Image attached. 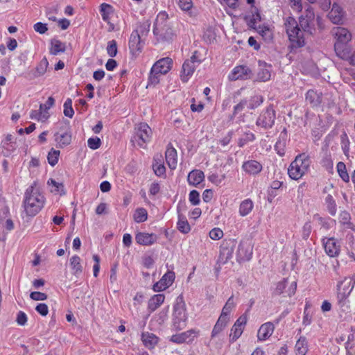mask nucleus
Wrapping results in <instances>:
<instances>
[{"mask_svg":"<svg viewBox=\"0 0 355 355\" xmlns=\"http://www.w3.org/2000/svg\"><path fill=\"white\" fill-rule=\"evenodd\" d=\"M44 204V197L33 185H31L26 190L24 207L28 216H35L42 209Z\"/></svg>","mask_w":355,"mask_h":355,"instance_id":"1","label":"nucleus"},{"mask_svg":"<svg viewBox=\"0 0 355 355\" xmlns=\"http://www.w3.org/2000/svg\"><path fill=\"white\" fill-rule=\"evenodd\" d=\"M284 27L290 42L291 51L301 48L305 45V40L303 31L293 17H287L284 19Z\"/></svg>","mask_w":355,"mask_h":355,"instance_id":"2","label":"nucleus"},{"mask_svg":"<svg viewBox=\"0 0 355 355\" xmlns=\"http://www.w3.org/2000/svg\"><path fill=\"white\" fill-rule=\"evenodd\" d=\"M311 164L309 156L305 153L298 155L290 164L288 173L295 180L300 179L308 171Z\"/></svg>","mask_w":355,"mask_h":355,"instance_id":"3","label":"nucleus"},{"mask_svg":"<svg viewBox=\"0 0 355 355\" xmlns=\"http://www.w3.org/2000/svg\"><path fill=\"white\" fill-rule=\"evenodd\" d=\"M187 314L186 313V305L182 298H178L175 304L173 306V327L180 331L184 329L187 326Z\"/></svg>","mask_w":355,"mask_h":355,"instance_id":"4","label":"nucleus"},{"mask_svg":"<svg viewBox=\"0 0 355 355\" xmlns=\"http://www.w3.org/2000/svg\"><path fill=\"white\" fill-rule=\"evenodd\" d=\"M168 15L165 12H159L153 27L154 35L164 40H169L173 35L172 29L164 23Z\"/></svg>","mask_w":355,"mask_h":355,"instance_id":"5","label":"nucleus"},{"mask_svg":"<svg viewBox=\"0 0 355 355\" xmlns=\"http://www.w3.org/2000/svg\"><path fill=\"white\" fill-rule=\"evenodd\" d=\"M152 135V130L146 123H141L135 128V132L132 137L131 141L141 148H144L146 144L150 141Z\"/></svg>","mask_w":355,"mask_h":355,"instance_id":"6","label":"nucleus"},{"mask_svg":"<svg viewBox=\"0 0 355 355\" xmlns=\"http://www.w3.org/2000/svg\"><path fill=\"white\" fill-rule=\"evenodd\" d=\"M276 119V114L272 105H270L263 111L257 119L256 125L266 130L271 128Z\"/></svg>","mask_w":355,"mask_h":355,"instance_id":"7","label":"nucleus"},{"mask_svg":"<svg viewBox=\"0 0 355 355\" xmlns=\"http://www.w3.org/2000/svg\"><path fill=\"white\" fill-rule=\"evenodd\" d=\"M354 284L355 282L350 277H346L338 283L337 299L340 306L342 307L345 304L347 295L353 289Z\"/></svg>","mask_w":355,"mask_h":355,"instance_id":"8","label":"nucleus"},{"mask_svg":"<svg viewBox=\"0 0 355 355\" xmlns=\"http://www.w3.org/2000/svg\"><path fill=\"white\" fill-rule=\"evenodd\" d=\"M315 13L313 8L308 6L304 15L299 18V23L304 31L311 32L314 26Z\"/></svg>","mask_w":355,"mask_h":355,"instance_id":"9","label":"nucleus"},{"mask_svg":"<svg viewBox=\"0 0 355 355\" xmlns=\"http://www.w3.org/2000/svg\"><path fill=\"white\" fill-rule=\"evenodd\" d=\"M54 138L58 148H64L69 145L71 141L69 127L64 125L60 128L59 131L55 133Z\"/></svg>","mask_w":355,"mask_h":355,"instance_id":"10","label":"nucleus"},{"mask_svg":"<svg viewBox=\"0 0 355 355\" xmlns=\"http://www.w3.org/2000/svg\"><path fill=\"white\" fill-rule=\"evenodd\" d=\"M199 335V331L196 329H190L181 334L173 335L170 340L174 343L182 344L184 343H192L195 338Z\"/></svg>","mask_w":355,"mask_h":355,"instance_id":"11","label":"nucleus"},{"mask_svg":"<svg viewBox=\"0 0 355 355\" xmlns=\"http://www.w3.org/2000/svg\"><path fill=\"white\" fill-rule=\"evenodd\" d=\"M323 245L325 252L330 257H336L340 252V245L337 239L334 237L323 239Z\"/></svg>","mask_w":355,"mask_h":355,"instance_id":"12","label":"nucleus"},{"mask_svg":"<svg viewBox=\"0 0 355 355\" xmlns=\"http://www.w3.org/2000/svg\"><path fill=\"white\" fill-rule=\"evenodd\" d=\"M246 323L247 316L245 315H241L236 320L231 329V332L230 334V342L233 343L236 341L241 336Z\"/></svg>","mask_w":355,"mask_h":355,"instance_id":"13","label":"nucleus"},{"mask_svg":"<svg viewBox=\"0 0 355 355\" xmlns=\"http://www.w3.org/2000/svg\"><path fill=\"white\" fill-rule=\"evenodd\" d=\"M287 285V279H284L282 281L279 282L277 284V286L275 290V294L281 295L282 293H285L288 297L293 296L296 292L297 282L295 281L292 282L288 288Z\"/></svg>","mask_w":355,"mask_h":355,"instance_id":"14","label":"nucleus"},{"mask_svg":"<svg viewBox=\"0 0 355 355\" xmlns=\"http://www.w3.org/2000/svg\"><path fill=\"white\" fill-rule=\"evenodd\" d=\"M251 73L252 71L249 67L240 65L233 69L229 75V79L231 80H236L239 79L246 80L250 78Z\"/></svg>","mask_w":355,"mask_h":355,"instance_id":"15","label":"nucleus"},{"mask_svg":"<svg viewBox=\"0 0 355 355\" xmlns=\"http://www.w3.org/2000/svg\"><path fill=\"white\" fill-rule=\"evenodd\" d=\"M173 60L169 57H166L157 60L152 67L153 72L160 73L161 74L167 73L172 67Z\"/></svg>","mask_w":355,"mask_h":355,"instance_id":"16","label":"nucleus"},{"mask_svg":"<svg viewBox=\"0 0 355 355\" xmlns=\"http://www.w3.org/2000/svg\"><path fill=\"white\" fill-rule=\"evenodd\" d=\"M237 259L239 261H248L252 255V247L245 241H241L237 250Z\"/></svg>","mask_w":355,"mask_h":355,"instance_id":"17","label":"nucleus"},{"mask_svg":"<svg viewBox=\"0 0 355 355\" xmlns=\"http://www.w3.org/2000/svg\"><path fill=\"white\" fill-rule=\"evenodd\" d=\"M235 244L234 241H228L220 245V258L223 262H227L232 257Z\"/></svg>","mask_w":355,"mask_h":355,"instance_id":"18","label":"nucleus"},{"mask_svg":"<svg viewBox=\"0 0 355 355\" xmlns=\"http://www.w3.org/2000/svg\"><path fill=\"white\" fill-rule=\"evenodd\" d=\"M143 44H141V35L138 30H135L130 35L129 40V49L133 53H137L141 51Z\"/></svg>","mask_w":355,"mask_h":355,"instance_id":"19","label":"nucleus"},{"mask_svg":"<svg viewBox=\"0 0 355 355\" xmlns=\"http://www.w3.org/2000/svg\"><path fill=\"white\" fill-rule=\"evenodd\" d=\"M242 169L249 175H256L262 171L263 166L258 161L251 159L243 163Z\"/></svg>","mask_w":355,"mask_h":355,"instance_id":"20","label":"nucleus"},{"mask_svg":"<svg viewBox=\"0 0 355 355\" xmlns=\"http://www.w3.org/2000/svg\"><path fill=\"white\" fill-rule=\"evenodd\" d=\"M332 34L336 39V42L347 44L352 39V35L348 30L343 27H335L332 30Z\"/></svg>","mask_w":355,"mask_h":355,"instance_id":"21","label":"nucleus"},{"mask_svg":"<svg viewBox=\"0 0 355 355\" xmlns=\"http://www.w3.org/2000/svg\"><path fill=\"white\" fill-rule=\"evenodd\" d=\"M157 235L153 233L138 232L135 236L137 243L142 245H151L157 241Z\"/></svg>","mask_w":355,"mask_h":355,"instance_id":"22","label":"nucleus"},{"mask_svg":"<svg viewBox=\"0 0 355 355\" xmlns=\"http://www.w3.org/2000/svg\"><path fill=\"white\" fill-rule=\"evenodd\" d=\"M275 329L273 323L270 322L263 324L257 332V338L259 340L263 341L269 338Z\"/></svg>","mask_w":355,"mask_h":355,"instance_id":"23","label":"nucleus"},{"mask_svg":"<svg viewBox=\"0 0 355 355\" xmlns=\"http://www.w3.org/2000/svg\"><path fill=\"white\" fill-rule=\"evenodd\" d=\"M205 180L203 171L194 169L190 171L187 176V182L189 185L198 187Z\"/></svg>","mask_w":355,"mask_h":355,"instance_id":"24","label":"nucleus"},{"mask_svg":"<svg viewBox=\"0 0 355 355\" xmlns=\"http://www.w3.org/2000/svg\"><path fill=\"white\" fill-rule=\"evenodd\" d=\"M344 12L342 8L337 3H334L329 13V19L335 24H342Z\"/></svg>","mask_w":355,"mask_h":355,"instance_id":"25","label":"nucleus"},{"mask_svg":"<svg viewBox=\"0 0 355 355\" xmlns=\"http://www.w3.org/2000/svg\"><path fill=\"white\" fill-rule=\"evenodd\" d=\"M197 64L192 60H186L182 64V71L181 79L183 82H187L189 77H191L196 70Z\"/></svg>","mask_w":355,"mask_h":355,"instance_id":"26","label":"nucleus"},{"mask_svg":"<svg viewBox=\"0 0 355 355\" xmlns=\"http://www.w3.org/2000/svg\"><path fill=\"white\" fill-rule=\"evenodd\" d=\"M166 162L171 169H175L178 163L176 150L169 144L165 153Z\"/></svg>","mask_w":355,"mask_h":355,"instance_id":"27","label":"nucleus"},{"mask_svg":"<svg viewBox=\"0 0 355 355\" xmlns=\"http://www.w3.org/2000/svg\"><path fill=\"white\" fill-rule=\"evenodd\" d=\"M340 42H335L334 50L336 55L343 60H349L350 62V49L346 45Z\"/></svg>","mask_w":355,"mask_h":355,"instance_id":"28","label":"nucleus"},{"mask_svg":"<svg viewBox=\"0 0 355 355\" xmlns=\"http://www.w3.org/2000/svg\"><path fill=\"white\" fill-rule=\"evenodd\" d=\"M306 101L312 106L318 107L322 103V96L321 93L309 89L306 94Z\"/></svg>","mask_w":355,"mask_h":355,"instance_id":"29","label":"nucleus"},{"mask_svg":"<svg viewBox=\"0 0 355 355\" xmlns=\"http://www.w3.org/2000/svg\"><path fill=\"white\" fill-rule=\"evenodd\" d=\"M141 340L144 346L150 349H153L158 343L159 338L153 333L143 332L141 334Z\"/></svg>","mask_w":355,"mask_h":355,"instance_id":"30","label":"nucleus"},{"mask_svg":"<svg viewBox=\"0 0 355 355\" xmlns=\"http://www.w3.org/2000/svg\"><path fill=\"white\" fill-rule=\"evenodd\" d=\"M165 296L163 294L154 295L148 301V308L150 312L155 311L164 302Z\"/></svg>","mask_w":355,"mask_h":355,"instance_id":"31","label":"nucleus"},{"mask_svg":"<svg viewBox=\"0 0 355 355\" xmlns=\"http://www.w3.org/2000/svg\"><path fill=\"white\" fill-rule=\"evenodd\" d=\"M178 221L177 223V227L178 230L184 234L188 233L190 230V225L186 218L182 214H180V205H178Z\"/></svg>","mask_w":355,"mask_h":355,"instance_id":"32","label":"nucleus"},{"mask_svg":"<svg viewBox=\"0 0 355 355\" xmlns=\"http://www.w3.org/2000/svg\"><path fill=\"white\" fill-rule=\"evenodd\" d=\"M51 47L49 52L51 55H55L60 53H64L66 51L65 43L62 42L60 40L57 39H52L51 40Z\"/></svg>","mask_w":355,"mask_h":355,"instance_id":"33","label":"nucleus"},{"mask_svg":"<svg viewBox=\"0 0 355 355\" xmlns=\"http://www.w3.org/2000/svg\"><path fill=\"white\" fill-rule=\"evenodd\" d=\"M259 67L261 68L259 69V71H258L257 78L260 81H263V82H266V81L270 80V76H271L270 68L271 67L266 66L265 62H263L261 61L259 62Z\"/></svg>","mask_w":355,"mask_h":355,"instance_id":"34","label":"nucleus"},{"mask_svg":"<svg viewBox=\"0 0 355 355\" xmlns=\"http://www.w3.org/2000/svg\"><path fill=\"white\" fill-rule=\"evenodd\" d=\"M230 318L220 315L211 331V339L220 334L227 326Z\"/></svg>","mask_w":355,"mask_h":355,"instance_id":"35","label":"nucleus"},{"mask_svg":"<svg viewBox=\"0 0 355 355\" xmlns=\"http://www.w3.org/2000/svg\"><path fill=\"white\" fill-rule=\"evenodd\" d=\"M80 261V258L78 255H73L70 259V266L73 270V274L76 276H79L83 272Z\"/></svg>","mask_w":355,"mask_h":355,"instance_id":"36","label":"nucleus"},{"mask_svg":"<svg viewBox=\"0 0 355 355\" xmlns=\"http://www.w3.org/2000/svg\"><path fill=\"white\" fill-rule=\"evenodd\" d=\"M345 349L347 355H355V330H352L348 335Z\"/></svg>","mask_w":355,"mask_h":355,"instance_id":"37","label":"nucleus"},{"mask_svg":"<svg viewBox=\"0 0 355 355\" xmlns=\"http://www.w3.org/2000/svg\"><path fill=\"white\" fill-rule=\"evenodd\" d=\"M253 207V202L250 199L244 200L240 204L239 214L241 216H245L248 215L252 211Z\"/></svg>","mask_w":355,"mask_h":355,"instance_id":"38","label":"nucleus"},{"mask_svg":"<svg viewBox=\"0 0 355 355\" xmlns=\"http://www.w3.org/2000/svg\"><path fill=\"white\" fill-rule=\"evenodd\" d=\"M49 66V62L46 59V58H43L41 61L38 63L37 67H35V69L33 73V76L35 78L40 77L41 76H43L48 68Z\"/></svg>","mask_w":355,"mask_h":355,"instance_id":"39","label":"nucleus"},{"mask_svg":"<svg viewBox=\"0 0 355 355\" xmlns=\"http://www.w3.org/2000/svg\"><path fill=\"white\" fill-rule=\"evenodd\" d=\"M296 355H306L308 351L306 340L304 337H300L295 344Z\"/></svg>","mask_w":355,"mask_h":355,"instance_id":"40","label":"nucleus"},{"mask_svg":"<svg viewBox=\"0 0 355 355\" xmlns=\"http://www.w3.org/2000/svg\"><path fill=\"white\" fill-rule=\"evenodd\" d=\"M328 212L331 216H335L337 211V205L333 196L328 194L324 200Z\"/></svg>","mask_w":355,"mask_h":355,"instance_id":"41","label":"nucleus"},{"mask_svg":"<svg viewBox=\"0 0 355 355\" xmlns=\"http://www.w3.org/2000/svg\"><path fill=\"white\" fill-rule=\"evenodd\" d=\"M234 306L235 304L234 302V296L232 295L230 297H229L225 306H223L220 315L224 316V318H229V315Z\"/></svg>","mask_w":355,"mask_h":355,"instance_id":"42","label":"nucleus"},{"mask_svg":"<svg viewBox=\"0 0 355 355\" xmlns=\"http://www.w3.org/2000/svg\"><path fill=\"white\" fill-rule=\"evenodd\" d=\"M148 218V212L146 209L140 207L135 210L134 220L136 223H140L146 221Z\"/></svg>","mask_w":355,"mask_h":355,"instance_id":"43","label":"nucleus"},{"mask_svg":"<svg viewBox=\"0 0 355 355\" xmlns=\"http://www.w3.org/2000/svg\"><path fill=\"white\" fill-rule=\"evenodd\" d=\"M112 12V6L103 3L100 6V12L103 21L107 22L110 19V15Z\"/></svg>","mask_w":355,"mask_h":355,"instance_id":"44","label":"nucleus"},{"mask_svg":"<svg viewBox=\"0 0 355 355\" xmlns=\"http://www.w3.org/2000/svg\"><path fill=\"white\" fill-rule=\"evenodd\" d=\"M337 172L340 178L345 182L349 181V175L347 171L346 166L343 162H339L337 164Z\"/></svg>","mask_w":355,"mask_h":355,"instance_id":"45","label":"nucleus"},{"mask_svg":"<svg viewBox=\"0 0 355 355\" xmlns=\"http://www.w3.org/2000/svg\"><path fill=\"white\" fill-rule=\"evenodd\" d=\"M340 145L343 153L348 155L349 153L350 141L347 133L344 131L340 135Z\"/></svg>","mask_w":355,"mask_h":355,"instance_id":"46","label":"nucleus"},{"mask_svg":"<svg viewBox=\"0 0 355 355\" xmlns=\"http://www.w3.org/2000/svg\"><path fill=\"white\" fill-rule=\"evenodd\" d=\"M263 101V98L260 95H255L248 101V108L250 110H254L259 107Z\"/></svg>","mask_w":355,"mask_h":355,"instance_id":"47","label":"nucleus"},{"mask_svg":"<svg viewBox=\"0 0 355 355\" xmlns=\"http://www.w3.org/2000/svg\"><path fill=\"white\" fill-rule=\"evenodd\" d=\"M261 21V17L258 9L254 7L252 10V17L249 21L248 25L252 28H256V24Z\"/></svg>","mask_w":355,"mask_h":355,"instance_id":"48","label":"nucleus"},{"mask_svg":"<svg viewBox=\"0 0 355 355\" xmlns=\"http://www.w3.org/2000/svg\"><path fill=\"white\" fill-rule=\"evenodd\" d=\"M259 34L265 40H270L272 39V32L267 26H259L255 28Z\"/></svg>","mask_w":355,"mask_h":355,"instance_id":"49","label":"nucleus"},{"mask_svg":"<svg viewBox=\"0 0 355 355\" xmlns=\"http://www.w3.org/2000/svg\"><path fill=\"white\" fill-rule=\"evenodd\" d=\"M60 153V150H55L53 148H52L49 151L48 156H47V159H48V162L51 166H54L58 163Z\"/></svg>","mask_w":355,"mask_h":355,"instance_id":"50","label":"nucleus"},{"mask_svg":"<svg viewBox=\"0 0 355 355\" xmlns=\"http://www.w3.org/2000/svg\"><path fill=\"white\" fill-rule=\"evenodd\" d=\"M255 139V135L254 133L248 131L244 132L243 137L240 138L238 141V146L239 147H243L247 143L250 141H253Z\"/></svg>","mask_w":355,"mask_h":355,"instance_id":"51","label":"nucleus"},{"mask_svg":"<svg viewBox=\"0 0 355 355\" xmlns=\"http://www.w3.org/2000/svg\"><path fill=\"white\" fill-rule=\"evenodd\" d=\"M32 119L44 121L49 118L48 112L44 113L40 109L39 110H32L30 114Z\"/></svg>","mask_w":355,"mask_h":355,"instance_id":"52","label":"nucleus"},{"mask_svg":"<svg viewBox=\"0 0 355 355\" xmlns=\"http://www.w3.org/2000/svg\"><path fill=\"white\" fill-rule=\"evenodd\" d=\"M161 75L160 73L153 72V69L151 68L147 87H155L159 83V77Z\"/></svg>","mask_w":355,"mask_h":355,"instance_id":"53","label":"nucleus"},{"mask_svg":"<svg viewBox=\"0 0 355 355\" xmlns=\"http://www.w3.org/2000/svg\"><path fill=\"white\" fill-rule=\"evenodd\" d=\"M64 114L69 118H72L74 114L71 98H67L64 103Z\"/></svg>","mask_w":355,"mask_h":355,"instance_id":"54","label":"nucleus"},{"mask_svg":"<svg viewBox=\"0 0 355 355\" xmlns=\"http://www.w3.org/2000/svg\"><path fill=\"white\" fill-rule=\"evenodd\" d=\"M107 53L111 57L114 58L117 54V44L114 40H112L107 43Z\"/></svg>","mask_w":355,"mask_h":355,"instance_id":"55","label":"nucleus"},{"mask_svg":"<svg viewBox=\"0 0 355 355\" xmlns=\"http://www.w3.org/2000/svg\"><path fill=\"white\" fill-rule=\"evenodd\" d=\"M351 216L350 214L347 211H343L340 212L339 215V220L343 225H345L347 227H350L351 223Z\"/></svg>","mask_w":355,"mask_h":355,"instance_id":"56","label":"nucleus"},{"mask_svg":"<svg viewBox=\"0 0 355 355\" xmlns=\"http://www.w3.org/2000/svg\"><path fill=\"white\" fill-rule=\"evenodd\" d=\"M189 200L193 205H198L200 202L199 192L196 190L191 191L189 195Z\"/></svg>","mask_w":355,"mask_h":355,"instance_id":"57","label":"nucleus"},{"mask_svg":"<svg viewBox=\"0 0 355 355\" xmlns=\"http://www.w3.org/2000/svg\"><path fill=\"white\" fill-rule=\"evenodd\" d=\"M178 6L183 11L189 12L193 8V2L191 0H178Z\"/></svg>","mask_w":355,"mask_h":355,"instance_id":"58","label":"nucleus"},{"mask_svg":"<svg viewBox=\"0 0 355 355\" xmlns=\"http://www.w3.org/2000/svg\"><path fill=\"white\" fill-rule=\"evenodd\" d=\"M87 144L91 149L96 150L101 146V139L97 137H92L88 139Z\"/></svg>","mask_w":355,"mask_h":355,"instance_id":"59","label":"nucleus"},{"mask_svg":"<svg viewBox=\"0 0 355 355\" xmlns=\"http://www.w3.org/2000/svg\"><path fill=\"white\" fill-rule=\"evenodd\" d=\"M313 218L318 220L321 227L325 230H329L330 228V224L327 218L321 217L319 214H315Z\"/></svg>","mask_w":355,"mask_h":355,"instance_id":"60","label":"nucleus"},{"mask_svg":"<svg viewBox=\"0 0 355 355\" xmlns=\"http://www.w3.org/2000/svg\"><path fill=\"white\" fill-rule=\"evenodd\" d=\"M245 107H248V100L243 99L236 105L234 107L233 115H236L237 114L243 111Z\"/></svg>","mask_w":355,"mask_h":355,"instance_id":"61","label":"nucleus"},{"mask_svg":"<svg viewBox=\"0 0 355 355\" xmlns=\"http://www.w3.org/2000/svg\"><path fill=\"white\" fill-rule=\"evenodd\" d=\"M153 168L157 176H162L165 174L166 168L163 164L155 163L153 165Z\"/></svg>","mask_w":355,"mask_h":355,"instance_id":"62","label":"nucleus"},{"mask_svg":"<svg viewBox=\"0 0 355 355\" xmlns=\"http://www.w3.org/2000/svg\"><path fill=\"white\" fill-rule=\"evenodd\" d=\"M30 297L35 301H43L47 299V295L44 293L33 291L31 293Z\"/></svg>","mask_w":355,"mask_h":355,"instance_id":"63","label":"nucleus"},{"mask_svg":"<svg viewBox=\"0 0 355 355\" xmlns=\"http://www.w3.org/2000/svg\"><path fill=\"white\" fill-rule=\"evenodd\" d=\"M223 236V232L219 228H214L209 232V237L213 240H218Z\"/></svg>","mask_w":355,"mask_h":355,"instance_id":"64","label":"nucleus"}]
</instances>
